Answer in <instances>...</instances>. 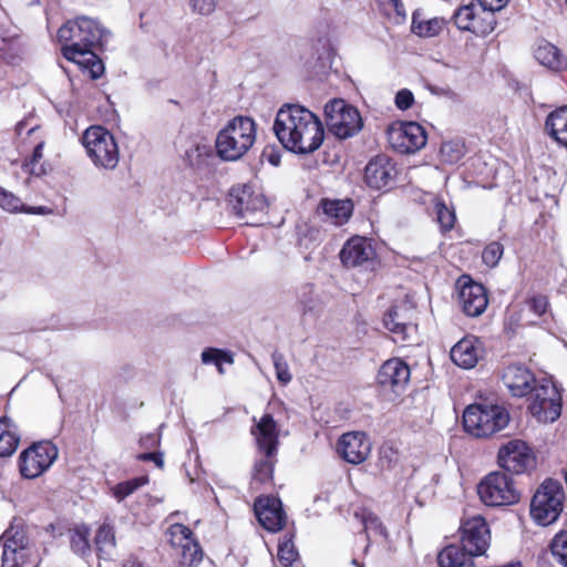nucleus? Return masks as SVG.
<instances>
[{"instance_id":"1","label":"nucleus","mask_w":567,"mask_h":567,"mask_svg":"<svg viewBox=\"0 0 567 567\" xmlns=\"http://www.w3.org/2000/svg\"><path fill=\"white\" fill-rule=\"evenodd\" d=\"M274 132L287 151L302 155L316 152L324 138L320 118L298 104H287L279 109Z\"/></svg>"},{"instance_id":"2","label":"nucleus","mask_w":567,"mask_h":567,"mask_svg":"<svg viewBox=\"0 0 567 567\" xmlns=\"http://www.w3.org/2000/svg\"><path fill=\"white\" fill-rule=\"evenodd\" d=\"M107 35L109 31L89 17L69 20L58 31L62 54L68 60L92 56V50L102 47Z\"/></svg>"},{"instance_id":"3","label":"nucleus","mask_w":567,"mask_h":567,"mask_svg":"<svg viewBox=\"0 0 567 567\" xmlns=\"http://www.w3.org/2000/svg\"><path fill=\"white\" fill-rule=\"evenodd\" d=\"M256 141V123L248 116H236L218 132L216 152L225 161L241 158Z\"/></svg>"},{"instance_id":"4","label":"nucleus","mask_w":567,"mask_h":567,"mask_svg":"<svg viewBox=\"0 0 567 567\" xmlns=\"http://www.w3.org/2000/svg\"><path fill=\"white\" fill-rule=\"evenodd\" d=\"M82 145L93 165L113 171L120 162V148L114 135L104 126L92 125L82 135Z\"/></svg>"},{"instance_id":"5","label":"nucleus","mask_w":567,"mask_h":567,"mask_svg":"<svg viewBox=\"0 0 567 567\" xmlns=\"http://www.w3.org/2000/svg\"><path fill=\"white\" fill-rule=\"evenodd\" d=\"M565 491L559 481L547 478L530 501V516L540 526L556 522L564 508Z\"/></svg>"},{"instance_id":"6","label":"nucleus","mask_w":567,"mask_h":567,"mask_svg":"<svg viewBox=\"0 0 567 567\" xmlns=\"http://www.w3.org/2000/svg\"><path fill=\"white\" fill-rule=\"evenodd\" d=\"M508 421V412L499 405L473 404L463 413L465 431L476 437H486L503 430Z\"/></svg>"},{"instance_id":"7","label":"nucleus","mask_w":567,"mask_h":567,"mask_svg":"<svg viewBox=\"0 0 567 567\" xmlns=\"http://www.w3.org/2000/svg\"><path fill=\"white\" fill-rule=\"evenodd\" d=\"M528 394V410L538 422L551 423L560 416L561 392L550 378L538 380Z\"/></svg>"},{"instance_id":"8","label":"nucleus","mask_w":567,"mask_h":567,"mask_svg":"<svg viewBox=\"0 0 567 567\" xmlns=\"http://www.w3.org/2000/svg\"><path fill=\"white\" fill-rule=\"evenodd\" d=\"M324 114L330 132L341 140L355 135L363 126L359 111L341 99L327 103Z\"/></svg>"},{"instance_id":"9","label":"nucleus","mask_w":567,"mask_h":567,"mask_svg":"<svg viewBox=\"0 0 567 567\" xmlns=\"http://www.w3.org/2000/svg\"><path fill=\"white\" fill-rule=\"evenodd\" d=\"M477 493L487 506H507L519 501L513 480L505 473L494 472L478 484Z\"/></svg>"},{"instance_id":"10","label":"nucleus","mask_w":567,"mask_h":567,"mask_svg":"<svg viewBox=\"0 0 567 567\" xmlns=\"http://www.w3.org/2000/svg\"><path fill=\"white\" fill-rule=\"evenodd\" d=\"M56 457L58 449L52 442L34 443L20 454V473L25 478H37L51 467Z\"/></svg>"},{"instance_id":"11","label":"nucleus","mask_w":567,"mask_h":567,"mask_svg":"<svg viewBox=\"0 0 567 567\" xmlns=\"http://www.w3.org/2000/svg\"><path fill=\"white\" fill-rule=\"evenodd\" d=\"M388 141L393 150L401 154H411L423 148L427 135L416 122H398L388 128Z\"/></svg>"},{"instance_id":"12","label":"nucleus","mask_w":567,"mask_h":567,"mask_svg":"<svg viewBox=\"0 0 567 567\" xmlns=\"http://www.w3.org/2000/svg\"><path fill=\"white\" fill-rule=\"evenodd\" d=\"M2 567H23L37 560V553L24 533L10 527L3 534Z\"/></svg>"},{"instance_id":"13","label":"nucleus","mask_w":567,"mask_h":567,"mask_svg":"<svg viewBox=\"0 0 567 567\" xmlns=\"http://www.w3.org/2000/svg\"><path fill=\"white\" fill-rule=\"evenodd\" d=\"M452 18L457 29L470 31L477 37L489 34L496 25L495 16L484 10L477 2L460 7Z\"/></svg>"},{"instance_id":"14","label":"nucleus","mask_w":567,"mask_h":567,"mask_svg":"<svg viewBox=\"0 0 567 567\" xmlns=\"http://www.w3.org/2000/svg\"><path fill=\"white\" fill-rule=\"evenodd\" d=\"M230 210L248 225H256L258 220L254 216L265 212L267 200L260 193H255L250 186L241 185L233 187L228 200Z\"/></svg>"},{"instance_id":"15","label":"nucleus","mask_w":567,"mask_h":567,"mask_svg":"<svg viewBox=\"0 0 567 567\" xmlns=\"http://www.w3.org/2000/svg\"><path fill=\"white\" fill-rule=\"evenodd\" d=\"M462 548L470 555L482 556L489 547L491 533L482 516L465 519L460 527Z\"/></svg>"},{"instance_id":"16","label":"nucleus","mask_w":567,"mask_h":567,"mask_svg":"<svg viewBox=\"0 0 567 567\" xmlns=\"http://www.w3.org/2000/svg\"><path fill=\"white\" fill-rule=\"evenodd\" d=\"M168 542L178 550L181 564L192 566L202 559V549L193 532L183 524H173L167 530Z\"/></svg>"},{"instance_id":"17","label":"nucleus","mask_w":567,"mask_h":567,"mask_svg":"<svg viewBox=\"0 0 567 567\" xmlns=\"http://www.w3.org/2000/svg\"><path fill=\"white\" fill-rule=\"evenodd\" d=\"M498 463L507 472L522 474L534 465V456L523 441L514 440L501 447Z\"/></svg>"},{"instance_id":"18","label":"nucleus","mask_w":567,"mask_h":567,"mask_svg":"<svg viewBox=\"0 0 567 567\" xmlns=\"http://www.w3.org/2000/svg\"><path fill=\"white\" fill-rule=\"evenodd\" d=\"M371 441L363 432H348L338 441L337 451L350 464L363 463L371 453Z\"/></svg>"},{"instance_id":"19","label":"nucleus","mask_w":567,"mask_h":567,"mask_svg":"<svg viewBox=\"0 0 567 567\" xmlns=\"http://www.w3.org/2000/svg\"><path fill=\"white\" fill-rule=\"evenodd\" d=\"M254 422L251 434L258 450L267 457H274L278 447V426L274 416L266 413L258 421L254 417Z\"/></svg>"},{"instance_id":"20","label":"nucleus","mask_w":567,"mask_h":567,"mask_svg":"<svg viewBox=\"0 0 567 567\" xmlns=\"http://www.w3.org/2000/svg\"><path fill=\"white\" fill-rule=\"evenodd\" d=\"M255 513L260 525L269 532H278L285 525L286 516L281 502L276 497H259L255 502Z\"/></svg>"},{"instance_id":"21","label":"nucleus","mask_w":567,"mask_h":567,"mask_svg":"<svg viewBox=\"0 0 567 567\" xmlns=\"http://www.w3.org/2000/svg\"><path fill=\"white\" fill-rule=\"evenodd\" d=\"M377 379L378 383L383 388L400 392L410 380V368L401 359H390L381 365Z\"/></svg>"},{"instance_id":"22","label":"nucleus","mask_w":567,"mask_h":567,"mask_svg":"<svg viewBox=\"0 0 567 567\" xmlns=\"http://www.w3.org/2000/svg\"><path fill=\"white\" fill-rule=\"evenodd\" d=\"M502 381L513 396L522 398L532 391L538 380L526 367L512 364L504 370Z\"/></svg>"},{"instance_id":"23","label":"nucleus","mask_w":567,"mask_h":567,"mask_svg":"<svg viewBox=\"0 0 567 567\" xmlns=\"http://www.w3.org/2000/svg\"><path fill=\"white\" fill-rule=\"evenodd\" d=\"M395 175V165L385 155L372 158L364 171L365 183L374 189L388 187L393 182Z\"/></svg>"},{"instance_id":"24","label":"nucleus","mask_w":567,"mask_h":567,"mask_svg":"<svg viewBox=\"0 0 567 567\" xmlns=\"http://www.w3.org/2000/svg\"><path fill=\"white\" fill-rule=\"evenodd\" d=\"M374 256L375 251L371 243L361 236L348 239L340 251V260L348 268L361 266L372 260Z\"/></svg>"},{"instance_id":"25","label":"nucleus","mask_w":567,"mask_h":567,"mask_svg":"<svg viewBox=\"0 0 567 567\" xmlns=\"http://www.w3.org/2000/svg\"><path fill=\"white\" fill-rule=\"evenodd\" d=\"M463 311L470 317L482 315L488 303L486 290L481 284L465 282L458 293Z\"/></svg>"},{"instance_id":"26","label":"nucleus","mask_w":567,"mask_h":567,"mask_svg":"<svg viewBox=\"0 0 567 567\" xmlns=\"http://www.w3.org/2000/svg\"><path fill=\"white\" fill-rule=\"evenodd\" d=\"M450 354L456 365L463 369H472L483 358V347L477 338L465 337L451 349Z\"/></svg>"},{"instance_id":"27","label":"nucleus","mask_w":567,"mask_h":567,"mask_svg":"<svg viewBox=\"0 0 567 567\" xmlns=\"http://www.w3.org/2000/svg\"><path fill=\"white\" fill-rule=\"evenodd\" d=\"M384 327L393 334V341L405 343L413 341L416 333V324L405 320L404 310L393 307L384 316Z\"/></svg>"},{"instance_id":"28","label":"nucleus","mask_w":567,"mask_h":567,"mask_svg":"<svg viewBox=\"0 0 567 567\" xmlns=\"http://www.w3.org/2000/svg\"><path fill=\"white\" fill-rule=\"evenodd\" d=\"M545 128L555 142L567 147V105L560 106L547 115Z\"/></svg>"},{"instance_id":"29","label":"nucleus","mask_w":567,"mask_h":567,"mask_svg":"<svg viewBox=\"0 0 567 567\" xmlns=\"http://www.w3.org/2000/svg\"><path fill=\"white\" fill-rule=\"evenodd\" d=\"M535 59L539 64L553 71H561L567 68V60L559 49L549 42H540L535 50Z\"/></svg>"},{"instance_id":"30","label":"nucleus","mask_w":567,"mask_h":567,"mask_svg":"<svg viewBox=\"0 0 567 567\" xmlns=\"http://www.w3.org/2000/svg\"><path fill=\"white\" fill-rule=\"evenodd\" d=\"M321 208L332 224L341 226L350 219L353 203L350 199H323Z\"/></svg>"},{"instance_id":"31","label":"nucleus","mask_w":567,"mask_h":567,"mask_svg":"<svg viewBox=\"0 0 567 567\" xmlns=\"http://www.w3.org/2000/svg\"><path fill=\"white\" fill-rule=\"evenodd\" d=\"M473 555H470L462 547L449 545L437 555L440 567H475Z\"/></svg>"},{"instance_id":"32","label":"nucleus","mask_w":567,"mask_h":567,"mask_svg":"<svg viewBox=\"0 0 567 567\" xmlns=\"http://www.w3.org/2000/svg\"><path fill=\"white\" fill-rule=\"evenodd\" d=\"M20 441L16 424L10 419H0V456L14 453Z\"/></svg>"},{"instance_id":"33","label":"nucleus","mask_w":567,"mask_h":567,"mask_svg":"<svg viewBox=\"0 0 567 567\" xmlns=\"http://www.w3.org/2000/svg\"><path fill=\"white\" fill-rule=\"evenodd\" d=\"M96 551L100 558L111 559L115 553L116 540L113 526L104 523L96 530L94 538Z\"/></svg>"},{"instance_id":"34","label":"nucleus","mask_w":567,"mask_h":567,"mask_svg":"<svg viewBox=\"0 0 567 567\" xmlns=\"http://www.w3.org/2000/svg\"><path fill=\"white\" fill-rule=\"evenodd\" d=\"M445 24L446 20L443 18L434 17L424 20L417 12L412 18V31L420 37H435L443 30Z\"/></svg>"},{"instance_id":"35","label":"nucleus","mask_w":567,"mask_h":567,"mask_svg":"<svg viewBox=\"0 0 567 567\" xmlns=\"http://www.w3.org/2000/svg\"><path fill=\"white\" fill-rule=\"evenodd\" d=\"M214 159V153L207 144H193L185 152V161L196 169H204L209 165V161Z\"/></svg>"},{"instance_id":"36","label":"nucleus","mask_w":567,"mask_h":567,"mask_svg":"<svg viewBox=\"0 0 567 567\" xmlns=\"http://www.w3.org/2000/svg\"><path fill=\"white\" fill-rule=\"evenodd\" d=\"M355 517L363 525L368 539L386 538V529L375 514L363 509L360 513H355Z\"/></svg>"},{"instance_id":"37","label":"nucleus","mask_w":567,"mask_h":567,"mask_svg":"<svg viewBox=\"0 0 567 567\" xmlns=\"http://www.w3.org/2000/svg\"><path fill=\"white\" fill-rule=\"evenodd\" d=\"M70 544L75 554L80 556L89 555L91 553L90 528L85 525H79L71 529Z\"/></svg>"},{"instance_id":"38","label":"nucleus","mask_w":567,"mask_h":567,"mask_svg":"<svg viewBox=\"0 0 567 567\" xmlns=\"http://www.w3.org/2000/svg\"><path fill=\"white\" fill-rule=\"evenodd\" d=\"M277 557L284 567H299V554L292 542V536L285 535L284 538L279 540Z\"/></svg>"},{"instance_id":"39","label":"nucleus","mask_w":567,"mask_h":567,"mask_svg":"<svg viewBox=\"0 0 567 567\" xmlns=\"http://www.w3.org/2000/svg\"><path fill=\"white\" fill-rule=\"evenodd\" d=\"M202 361L205 364H215L219 374H224V363L233 364L234 359L233 355L229 352L209 348L202 352Z\"/></svg>"},{"instance_id":"40","label":"nucleus","mask_w":567,"mask_h":567,"mask_svg":"<svg viewBox=\"0 0 567 567\" xmlns=\"http://www.w3.org/2000/svg\"><path fill=\"white\" fill-rule=\"evenodd\" d=\"M274 472V461L272 457H267L264 454V457L255 463L252 471V483L254 484H265L271 481Z\"/></svg>"},{"instance_id":"41","label":"nucleus","mask_w":567,"mask_h":567,"mask_svg":"<svg viewBox=\"0 0 567 567\" xmlns=\"http://www.w3.org/2000/svg\"><path fill=\"white\" fill-rule=\"evenodd\" d=\"M440 154L443 162L449 164L457 163L464 156V145L458 141L442 143Z\"/></svg>"},{"instance_id":"42","label":"nucleus","mask_w":567,"mask_h":567,"mask_svg":"<svg viewBox=\"0 0 567 567\" xmlns=\"http://www.w3.org/2000/svg\"><path fill=\"white\" fill-rule=\"evenodd\" d=\"M276 378L281 385H287L292 380V374L285 355L278 351L271 354Z\"/></svg>"},{"instance_id":"43","label":"nucleus","mask_w":567,"mask_h":567,"mask_svg":"<svg viewBox=\"0 0 567 567\" xmlns=\"http://www.w3.org/2000/svg\"><path fill=\"white\" fill-rule=\"evenodd\" d=\"M147 483H148L147 476L135 477L130 481L120 483L113 489L114 496L117 498V501H122L125 497L133 494L141 486L146 485Z\"/></svg>"},{"instance_id":"44","label":"nucleus","mask_w":567,"mask_h":567,"mask_svg":"<svg viewBox=\"0 0 567 567\" xmlns=\"http://www.w3.org/2000/svg\"><path fill=\"white\" fill-rule=\"evenodd\" d=\"M400 454L391 446H382L379 451L378 466L382 472H390L396 467Z\"/></svg>"},{"instance_id":"45","label":"nucleus","mask_w":567,"mask_h":567,"mask_svg":"<svg viewBox=\"0 0 567 567\" xmlns=\"http://www.w3.org/2000/svg\"><path fill=\"white\" fill-rule=\"evenodd\" d=\"M553 556L559 564L567 567V532H559L550 543Z\"/></svg>"},{"instance_id":"46","label":"nucleus","mask_w":567,"mask_h":567,"mask_svg":"<svg viewBox=\"0 0 567 567\" xmlns=\"http://www.w3.org/2000/svg\"><path fill=\"white\" fill-rule=\"evenodd\" d=\"M0 207L9 213L24 210V205L21 199L2 187H0Z\"/></svg>"},{"instance_id":"47","label":"nucleus","mask_w":567,"mask_h":567,"mask_svg":"<svg viewBox=\"0 0 567 567\" xmlns=\"http://www.w3.org/2000/svg\"><path fill=\"white\" fill-rule=\"evenodd\" d=\"M74 63L83 65L89 70L92 79H99L104 72V65L97 55L92 51V56L87 55L79 60H71Z\"/></svg>"},{"instance_id":"48","label":"nucleus","mask_w":567,"mask_h":567,"mask_svg":"<svg viewBox=\"0 0 567 567\" xmlns=\"http://www.w3.org/2000/svg\"><path fill=\"white\" fill-rule=\"evenodd\" d=\"M503 252V246L497 241H493L488 244L482 252L483 262L493 268L499 262Z\"/></svg>"},{"instance_id":"49","label":"nucleus","mask_w":567,"mask_h":567,"mask_svg":"<svg viewBox=\"0 0 567 567\" xmlns=\"http://www.w3.org/2000/svg\"><path fill=\"white\" fill-rule=\"evenodd\" d=\"M436 219L443 230H450L455 223V213L443 203L435 205Z\"/></svg>"},{"instance_id":"50","label":"nucleus","mask_w":567,"mask_h":567,"mask_svg":"<svg viewBox=\"0 0 567 567\" xmlns=\"http://www.w3.org/2000/svg\"><path fill=\"white\" fill-rule=\"evenodd\" d=\"M526 305L529 311H532L537 317L544 316L547 312L549 306L547 297L542 295L530 297L526 301Z\"/></svg>"},{"instance_id":"51","label":"nucleus","mask_w":567,"mask_h":567,"mask_svg":"<svg viewBox=\"0 0 567 567\" xmlns=\"http://www.w3.org/2000/svg\"><path fill=\"white\" fill-rule=\"evenodd\" d=\"M193 10L199 14H210L215 11L217 0H190Z\"/></svg>"},{"instance_id":"52","label":"nucleus","mask_w":567,"mask_h":567,"mask_svg":"<svg viewBox=\"0 0 567 567\" xmlns=\"http://www.w3.org/2000/svg\"><path fill=\"white\" fill-rule=\"evenodd\" d=\"M414 96L410 90H400L395 95V105L400 110H408L412 106Z\"/></svg>"},{"instance_id":"53","label":"nucleus","mask_w":567,"mask_h":567,"mask_svg":"<svg viewBox=\"0 0 567 567\" xmlns=\"http://www.w3.org/2000/svg\"><path fill=\"white\" fill-rule=\"evenodd\" d=\"M508 0H476V2L486 11L492 12L493 14L496 11L502 10Z\"/></svg>"},{"instance_id":"54","label":"nucleus","mask_w":567,"mask_h":567,"mask_svg":"<svg viewBox=\"0 0 567 567\" xmlns=\"http://www.w3.org/2000/svg\"><path fill=\"white\" fill-rule=\"evenodd\" d=\"M161 436L152 433L141 437L140 444L143 449H155L159 445Z\"/></svg>"},{"instance_id":"55","label":"nucleus","mask_w":567,"mask_h":567,"mask_svg":"<svg viewBox=\"0 0 567 567\" xmlns=\"http://www.w3.org/2000/svg\"><path fill=\"white\" fill-rule=\"evenodd\" d=\"M140 461H152L156 464L157 467L162 468L164 466L163 453L161 452H148L143 453L137 456Z\"/></svg>"},{"instance_id":"56","label":"nucleus","mask_w":567,"mask_h":567,"mask_svg":"<svg viewBox=\"0 0 567 567\" xmlns=\"http://www.w3.org/2000/svg\"><path fill=\"white\" fill-rule=\"evenodd\" d=\"M383 6L393 9L398 16L404 17L405 9L401 0H379Z\"/></svg>"},{"instance_id":"57","label":"nucleus","mask_w":567,"mask_h":567,"mask_svg":"<svg viewBox=\"0 0 567 567\" xmlns=\"http://www.w3.org/2000/svg\"><path fill=\"white\" fill-rule=\"evenodd\" d=\"M24 213L27 214H37V215H49L52 213V209L47 206H37V207H27L24 206Z\"/></svg>"},{"instance_id":"58","label":"nucleus","mask_w":567,"mask_h":567,"mask_svg":"<svg viewBox=\"0 0 567 567\" xmlns=\"http://www.w3.org/2000/svg\"><path fill=\"white\" fill-rule=\"evenodd\" d=\"M122 567H150V566L145 565L137 557L130 556L127 559L124 560Z\"/></svg>"},{"instance_id":"59","label":"nucleus","mask_w":567,"mask_h":567,"mask_svg":"<svg viewBox=\"0 0 567 567\" xmlns=\"http://www.w3.org/2000/svg\"><path fill=\"white\" fill-rule=\"evenodd\" d=\"M42 151H43V143H40L38 144L34 150H33V154H32V159L33 162H37L39 161L40 158H42Z\"/></svg>"},{"instance_id":"60","label":"nucleus","mask_w":567,"mask_h":567,"mask_svg":"<svg viewBox=\"0 0 567 567\" xmlns=\"http://www.w3.org/2000/svg\"><path fill=\"white\" fill-rule=\"evenodd\" d=\"M268 162L272 165V166H278L280 164V155L277 154V153H274L271 152L269 155H268Z\"/></svg>"},{"instance_id":"61","label":"nucleus","mask_w":567,"mask_h":567,"mask_svg":"<svg viewBox=\"0 0 567 567\" xmlns=\"http://www.w3.org/2000/svg\"><path fill=\"white\" fill-rule=\"evenodd\" d=\"M352 564H353V565H355V566H358V567H362V565H361L357 559H353V560H352Z\"/></svg>"},{"instance_id":"62","label":"nucleus","mask_w":567,"mask_h":567,"mask_svg":"<svg viewBox=\"0 0 567 567\" xmlns=\"http://www.w3.org/2000/svg\"><path fill=\"white\" fill-rule=\"evenodd\" d=\"M566 2H567V0H566Z\"/></svg>"}]
</instances>
